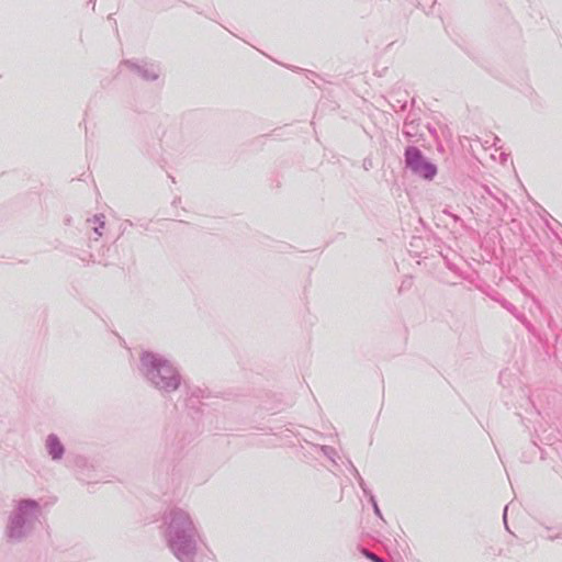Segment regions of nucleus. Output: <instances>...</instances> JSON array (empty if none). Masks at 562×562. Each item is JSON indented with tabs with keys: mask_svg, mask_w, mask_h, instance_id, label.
Instances as JSON below:
<instances>
[{
	"mask_svg": "<svg viewBox=\"0 0 562 562\" xmlns=\"http://www.w3.org/2000/svg\"><path fill=\"white\" fill-rule=\"evenodd\" d=\"M168 386L177 387V381L175 380L173 383L166 385V387H168Z\"/></svg>",
	"mask_w": 562,
	"mask_h": 562,
	"instance_id": "20e7f679",
	"label": "nucleus"
},
{
	"mask_svg": "<svg viewBox=\"0 0 562 562\" xmlns=\"http://www.w3.org/2000/svg\"><path fill=\"white\" fill-rule=\"evenodd\" d=\"M364 554L367 558H369L370 560H372L374 562H383L380 558H378L375 554H373L371 552L366 551Z\"/></svg>",
	"mask_w": 562,
	"mask_h": 562,
	"instance_id": "7ed1b4c3",
	"label": "nucleus"
},
{
	"mask_svg": "<svg viewBox=\"0 0 562 562\" xmlns=\"http://www.w3.org/2000/svg\"><path fill=\"white\" fill-rule=\"evenodd\" d=\"M165 371H166V373H170V374L172 373L171 369H168V368L165 369Z\"/></svg>",
	"mask_w": 562,
	"mask_h": 562,
	"instance_id": "39448f33",
	"label": "nucleus"
},
{
	"mask_svg": "<svg viewBox=\"0 0 562 562\" xmlns=\"http://www.w3.org/2000/svg\"><path fill=\"white\" fill-rule=\"evenodd\" d=\"M407 166L425 179H432L437 172L434 165L426 161L417 148H408L405 154Z\"/></svg>",
	"mask_w": 562,
	"mask_h": 562,
	"instance_id": "f257e3e1",
	"label": "nucleus"
},
{
	"mask_svg": "<svg viewBox=\"0 0 562 562\" xmlns=\"http://www.w3.org/2000/svg\"><path fill=\"white\" fill-rule=\"evenodd\" d=\"M48 449L53 458H59L63 453V447L55 439L48 440Z\"/></svg>",
	"mask_w": 562,
	"mask_h": 562,
	"instance_id": "f03ea898",
	"label": "nucleus"
}]
</instances>
